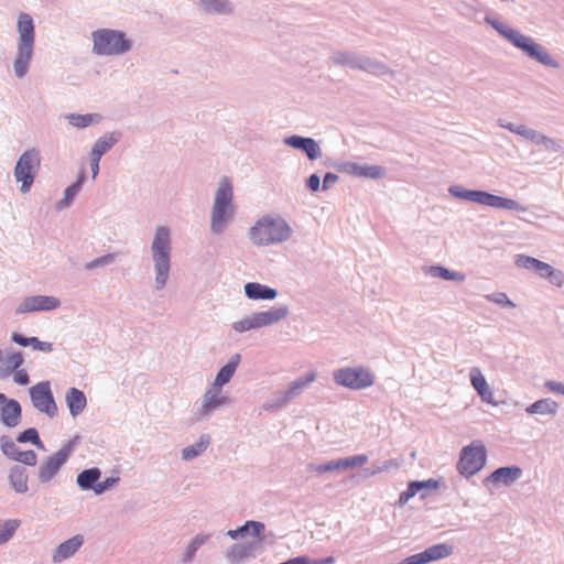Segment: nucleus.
Here are the masks:
<instances>
[{"instance_id":"nucleus-42","label":"nucleus","mask_w":564,"mask_h":564,"mask_svg":"<svg viewBox=\"0 0 564 564\" xmlns=\"http://www.w3.org/2000/svg\"><path fill=\"white\" fill-rule=\"evenodd\" d=\"M431 271H432L435 275H437V276H440V278H442V279H444V280H457V281H463V280L465 279V276H464L463 274H460V273H458V272H452V271H449V270H447V269H445V268H443V267H433V268L431 269Z\"/></svg>"},{"instance_id":"nucleus-30","label":"nucleus","mask_w":564,"mask_h":564,"mask_svg":"<svg viewBox=\"0 0 564 564\" xmlns=\"http://www.w3.org/2000/svg\"><path fill=\"white\" fill-rule=\"evenodd\" d=\"M100 470L98 468H90L83 470L77 476V485L79 488L87 490L93 489V487L97 484L98 479L100 478Z\"/></svg>"},{"instance_id":"nucleus-31","label":"nucleus","mask_w":564,"mask_h":564,"mask_svg":"<svg viewBox=\"0 0 564 564\" xmlns=\"http://www.w3.org/2000/svg\"><path fill=\"white\" fill-rule=\"evenodd\" d=\"M221 388H212L204 395V409L210 411L227 402L225 397L220 395Z\"/></svg>"},{"instance_id":"nucleus-49","label":"nucleus","mask_w":564,"mask_h":564,"mask_svg":"<svg viewBox=\"0 0 564 564\" xmlns=\"http://www.w3.org/2000/svg\"><path fill=\"white\" fill-rule=\"evenodd\" d=\"M84 180V174H82L77 181V183L68 186L66 189H65V200H67V203L69 200L73 199V197L76 195V193L78 192L79 187H80V184Z\"/></svg>"},{"instance_id":"nucleus-32","label":"nucleus","mask_w":564,"mask_h":564,"mask_svg":"<svg viewBox=\"0 0 564 564\" xmlns=\"http://www.w3.org/2000/svg\"><path fill=\"white\" fill-rule=\"evenodd\" d=\"M209 445V437L207 435L200 436L198 442L194 445L187 446L182 451V456L184 459H193L196 456L200 455Z\"/></svg>"},{"instance_id":"nucleus-43","label":"nucleus","mask_w":564,"mask_h":564,"mask_svg":"<svg viewBox=\"0 0 564 564\" xmlns=\"http://www.w3.org/2000/svg\"><path fill=\"white\" fill-rule=\"evenodd\" d=\"M539 262L540 260L524 254H520L516 258V264L527 270L536 269Z\"/></svg>"},{"instance_id":"nucleus-56","label":"nucleus","mask_w":564,"mask_h":564,"mask_svg":"<svg viewBox=\"0 0 564 564\" xmlns=\"http://www.w3.org/2000/svg\"><path fill=\"white\" fill-rule=\"evenodd\" d=\"M199 546L195 543V541H192L191 544L188 545V550H187V558H192L195 554V552L197 551Z\"/></svg>"},{"instance_id":"nucleus-21","label":"nucleus","mask_w":564,"mask_h":564,"mask_svg":"<svg viewBox=\"0 0 564 564\" xmlns=\"http://www.w3.org/2000/svg\"><path fill=\"white\" fill-rule=\"evenodd\" d=\"M84 539L82 535H75L72 539L61 543L53 554L54 562H62L70 557L82 546Z\"/></svg>"},{"instance_id":"nucleus-3","label":"nucleus","mask_w":564,"mask_h":564,"mask_svg":"<svg viewBox=\"0 0 564 564\" xmlns=\"http://www.w3.org/2000/svg\"><path fill=\"white\" fill-rule=\"evenodd\" d=\"M249 236L254 245L268 246L286 240L290 228L282 219L264 216L251 227Z\"/></svg>"},{"instance_id":"nucleus-54","label":"nucleus","mask_w":564,"mask_h":564,"mask_svg":"<svg viewBox=\"0 0 564 564\" xmlns=\"http://www.w3.org/2000/svg\"><path fill=\"white\" fill-rule=\"evenodd\" d=\"M338 180V176L333 173H326L323 180L324 189L328 188L333 183Z\"/></svg>"},{"instance_id":"nucleus-45","label":"nucleus","mask_w":564,"mask_h":564,"mask_svg":"<svg viewBox=\"0 0 564 564\" xmlns=\"http://www.w3.org/2000/svg\"><path fill=\"white\" fill-rule=\"evenodd\" d=\"M486 299L490 302H495L499 305L513 307L514 304L508 299L506 293L499 292L491 295H487Z\"/></svg>"},{"instance_id":"nucleus-44","label":"nucleus","mask_w":564,"mask_h":564,"mask_svg":"<svg viewBox=\"0 0 564 564\" xmlns=\"http://www.w3.org/2000/svg\"><path fill=\"white\" fill-rule=\"evenodd\" d=\"M509 129L530 140H538L541 138V135L536 131L529 129L524 126H520L517 129L509 127ZM542 139H544V137H542Z\"/></svg>"},{"instance_id":"nucleus-46","label":"nucleus","mask_w":564,"mask_h":564,"mask_svg":"<svg viewBox=\"0 0 564 564\" xmlns=\"http://www.w3.org/2000/svg\"><path fill=\"white\" fill-rule=\"evenodd\" d=\"M117 481H118V478H113V477L107 478L104 481L97 482L93 487V490L97 495H100V494L105 492L106 490L110 489Z\"/></svg>"},{"instance_id":"nucleus-37","label":"nucleus","mask_w":564,"mask_h":564,"mask_svg":"<svg viewBox=\"0 0 564 564\" xmlns=\"http://www.w3.org/2000/svg\"><path fill=\"white\" fill-rule=\"evenodd\" d=\"M315 380V373L311 372L305 378L292 382L286 391L285 398L290 400L297 395L299 391Z\"/></svg>"},{"instance_id":"nucleus-11","label":"nucleus","mask_w":564,"mask_h":564,"mask_svg":"<svg viewBox=\"0 0 564 564\" xmlns=\"http://www.w3.org/2000/svg\"><path fill=\"white\" fill-rule=\"evenodd\" d=\"M30 395L34 408L50 417L57 414V405L54 401L50 382L44 381L30 389Z\"/></svg>"},{"instance_id":"nucleus-38","label":"nucleus","mask_w":564,"mask_h":564,"mask_svg":"<svg viewBox=\"0 0 564 564\" xmlns=\"http://www.w3.org/2000/svg\"><path fill=\"white\" fill-rule=\"evenodd\" d=\"M20 522L18 520H7L0 522V544L9 541L19 528Z\"/></svg>"},{"instance_id":"nucleus-23","label":"nucleus","mask_w":564,"mask_h":564,"mask_svg":"<svg viewBox=\"0 0 564 564\" xmlns=\"http://www.w3.org/2000/svg\"><path fill=\"white\" fill-rule=\"evenodd\" d=\"M65 401L73 416L80 414L87 404L86 395L77 388H70L66 392Z\"/></svg>"},{"instance_id":"nucleus-55","label":"nucleus","mask_w":564,"mask_h":564,"mask_svg":"<svg viewBox=\"0 0 564 564\" xmlns=\"http://www.w3.org/2000/svg\"><path fill=\"white\" fill-rule=\"evenodd\" d=\"M90 160H91V172H93V177L95 178L99 172V161H100V158H96V156H90Z\"/></svg>"},{"instance_id":"nucleus-16","label":"nucleus","mask_w":564,"mask_h":564,"mask_svg":"<svg viewBox=\"0 0 564 564\" xmlns=\"http://www.w3.org/2000/svg\"><path fill=\"white\" fill-rule=\"evenodd\" d=\"M341 171L358 177L380 178L384 175V170L378 165H360L348 162L341 166Z\"/></svg>"},{"instance_id":"nucleus-27","label":"nucleus","mask_w":564,"mask_h":564,"mask_svg":"<svg viewBox=\"0 0 564 564\" xmlns=\"http://www.w3.org/2000/svg\"><path fill=\"white\" fill-rule=\"evenodd\" d=\"M12 340L20 346H31L34 350H40L44 352H51L53 350V345L48 341H41L36 337H24L18 333L12 334Z\"/></svg>"},{"instance_id":"nucleus-25","label":"nucleus","mask_w":564,"mask_h":564,"mask_svg":"<svg viewBox=\"0 0 564 564\" xmlns=\"http://www.w3.org/2000/svg\"><path fill=\"white\" fill-rule=\"evenodd\" d=\"M438 484L434 479H429L425 481H411L408 485L406 490L400 494L399 502L401 505L408 502L411 498H413L416 494H419L423 489H436Z\"/></svg>"},{"instance_id":"nucleus-34","label":"nucleus","mask_w":564,"mask_h":564,"mask_svg":"<svg viewBox=\"0 0 564 564\" xmlns=\"http://www.w3.org/2000/svg\"><path fill=\"white\" fill-rule=\"evenodd\" d=\"M23 364V356L21 352H9L3 356L2 370L9 375L17 370Z\"/></svg>"},{"instance_id":"nucleus-6","label":"nucleus","mask_w":564,"mask_h":564,"mask_svg":"<svg viewBox=\"0 0 564 564\" xmlns=\"http://www.w3.org/2000/svg\"><path fill=\"white\" fill-rule=\"evenodd\" d=\"M232 185L228 178L224 177L220 181L219 188L216 193L215 203L212 213V229L215 232H220L225 223L232 214Z\"/></svg>"},{"instance_id":"nucleus-29","label":"nucleus","mask_w":564,"mask_h":564,"mask_svg":"<svg viewBox=\"0 0 564 564\" xmlns=\"http://www.w3.org/2000/svg\"><path fill=\"white\" fill-rule=\"evenodd\" d=\"M9 479L17 492L23 494L28 490V475L25 469L14 467L10 470Z\"/></svg>"},{"instance_id":"nucleus-58","label":"nucleus","mask_w":564,"mask_h":564,"mask_svg":"<svg viewBox=\"0 0 564 564\" xmlns=\"http://www.w3.org/2000/svg\"><path fill=\"white\" fill-rule=\"evenodd\" d=\"M491 24H492V26H494L496 30H498L500 33H501V31H508V29H509V28L505 26V25H503L502 23H500V22H496V21H494V22H491Z\"/></svg>"},{"instance_id":"nucleus-9","label":"nucleus","mask_w":564,"mask_h":564,"mask_svg":"<svg viewBox=\"0 0 564 564\" xmlns=\"http://www.w3.org/2000/svg\"><path fill=\"white\" fill-rule=\"evenodd\" d=\"M486 462V449L481 444H473L462 449L458 463L460 474L473 476L479 471Z\"/></svg>"},{"instance_id":"nucleus-13","label":"nucleus","mask_w":564,"mask_h":564,"mask_svg":"<svg viewBox=\"0 0 564 564\" xmlns=\"http://www.w3.org/2000/svg\"><path fill=\"white\" fill-rule=\"evenodd\" d=\"M61 302L58 299L54 296H45V295H36L25 297L19 307L17 308V313L25 314L35 311H51L55 310L59 306Z\"/></svg>"},{"instance_id":"nucleus-18","label":"nucleus","mask_w":564,"mask_h":564,"mask_svg":"<svg viewBox=\"0 0 564 564\" xmlns=\"http://www.w3.org/2000/svg\"><path fill=\"white\" fill-rule=\"evenodd\" d=\"M0 421L9 427L17 426L21 421V406L15 400H7L0 409Z\"/></svg>"},{"instance_id":"nucleus-61","label":"nucleus","mask_w":564,"mask_h":564,"mask_svg":"<svg viewBox=\"0 0 564 564\" xmlns=\"http://www.w3.org/2000/svg\"><path fill=\"white\" fill-rule=\"evenodd\" d=\"M0 401H1L2 403H4V402L7 401V398H6V395H4V394H1V393H0Z\"/></svg>"},{"instance_id":"nucleus-7","label":"nucleus","mask_w":564,"mask_h":564,"mask_svg":"<svg viewBox=\"0 0 564 564\" xmlns=\"http://www.w3.org/2000/svg\"><path fill=\"white\" fill-rule=\"evenodd\" d=\"M40 164V154L34 149L25 151L20 156L14 167V176L17 182H21V192H29L39 172Z\"/></svg>"},{"instance_id":"nucleus-33","label":"nucleus","mask_w":564,"mask_h":564,"mask_svg":"<svg viewBox=\"0 0 564 564\" xmlns=\"http://www.w3.org/2000/svg\"><path fill=\"white\" fill-rule=\"evenodd\" d=\"M557 404L550 399L539 400L527 408V412L530 414L534 413H547L555 414Z\"/></svg>"},{"instance_id":"nucleus-39","label":"nucleus","mask_w":564,"mask_h":564,"mask_svg":"<svg viewBox=\"0 0 564 564\" xmlns=\"http://www.w3.org/2000/svg\"><path fill=\"white\" fill-rule=\"evenodd\" d=\"M367 462L368 457L366 455H356L336 460L338 470L364 466Z\"/></svg>"},{"instance_id":"nucleus-10","label":"nucleus","mask_w":564,"mask_h":564,"mask_svg":"<svg viewBox=\"0 0 564 564\" xmlns=\"http://www.w3.org/2000/svg\"><path fill=\"white\" fill-rule=\"evenodd\" d=\"M337 384L354 390H360L372 386V375L364 368H344L334 373Z\"/></svg>"},{"instance_id":"nucleus-40","label":"nucleus","mask_w":564,"mask_h":564,"mask_svg":"<svg viewBox=\"0 0 564 564\" xmlns=\"http://www.w3.org/2000/svg\"><path fill=\"white\" fill-rule=\"evenodd\" d=\"M113 140L112 139H107V138H100L96 141V143L94 144L93 147V150H91V153H90V156H96V158H100L111 149V147L113 145Z\"/></svg>"},{"instance_id":"nucleus-24","label":"nucleus","mask_w":564,"mask_h":564,"mask_svg":"<svg viewBox=\"0 0 564 564\" xmlns=\"http://www.w3.org/2000/svg\"><path fill=\"white\" fill-rule=\"evenodd\" d=\"M245 293L251 300H273L278 294L276 290L257 282L247 283Z\"/></svg>"},{"instance_id":"nucleus-36","label":"nucleus","mask_w":564,"mask_h":564,"mask_svg":"<svg viewBox=\"0 0 564 564\" xmlns=\"http://www.w3.org/2000/svg\"><path fill=\"white\" fill-rule=\"evenodd\" d=\"M68 122L77 128H86L90 126L93 122L97 121L99 119L98 115H68L67 117Z\"/></svg>"},{"instance_id":"nucleus-57","label":"nucleus","mask_w":564,"mask_h":564,"mask_svg":"<svg viewBox=\"0 0 564 564\" xmlns=\"http://www.w3.org/2000/svg\"><path fill=\"white\" fill-rule=\"evenodd\" d=\"M334 562H335L334 557L333 556H328V557L323 558V560H316L312 564H333Z\"/></svg>"},{"instance_id":"nucleus-2","label":"nucleus","mask_w":564,"mask_h":564,"mask_svg":"<svg viewBox=\"0 0 564 564\" xmlns=\"http://www.w3.org/2000/svg\"><path fill=\"white\" fill-rule=\"evenodd\" d=\"M264 525L257 521H247L245 525L237 530H229L228 535L231 539L243 536L246 533H250L252 541L249 543L236 544L231 546L227 552V557L231 562H238L253 555L254 551L260 546L263 541Z\"/></svg>"},{"instance_id":"nucleus-59","label":"nucleus","mask_w":564,"mask_h":564,"mask_svg":"<svg viewBox=\"0 0 564 564\" xmlns=\"http://www.w3.org/2000/svg\"><path fill=\"white\" fill-rule=\"evenodd\" d=\"M207 540V536H196L195 539H193V541H195V543L200 546L202 544H204Z\"/></svg>"},{"instance_id":"nucleus-35","label":"nucleus","mask_w":564,"mask_h":564,"mask_svg":"<svg viewBox=\"0 0 564 564\" xmlns=\"http://www.w3.org/2000/svg\"><path fill=\"white\" fill-rule=\"evenodd\" d=\"M200 3L206 12L228 13L231 11L230 4L225 0H200Z\"/></svg>"},{"instance_id":"nucleus-26","label":"nucleus","mask_w":564,"mask_h":564,"mask_svg":"<svg viewBox=\"0 0 564 564\" xmlns=\"http://www.w3.org/2000/svg\"><path fill=\"white\" fill-rule=\"evenodd\" d=\"M240 362V355L236 354L231 357L229 362L225 365L216 376L214 381V388H221L224 384L228 383L234 376L236 368Z\"/></svg>"},{"instance_id":"nucleus-20","label":"nucleus","mask_w":564,"mask_h":564,"mask_svg":"<svg viewBox=\"0 0 564 564\" xmlns=\"http://www.w3.org/2000/svg\"><path fill=\"white\" fill-rule=\"evenodd\" d=\"M470 381L471 386L478 392L482 401L487 403H494V393L478 368L471 369Z\"/></svg>"},{"instance_id":"nucleus-15","label":"nucleus","mask_w":564,"mask_h":564,"mask_svg":"<svg viewBox=\"0 0 564 564\" xmlns=\"http://www.w3.org/2000/svg\"><path fill=\"white\" fill-rule=\"evenodd\" d=\"M1 448L4 455L15 462L23 463L29 466H34L37 462V456L34 451H20L10 438L1 440Z\"/></svg>"},{"instance_id":"nucleus-8","label":"nucleus","mask_w":564,"mask_h":564,"mask_svg":"<svg viewBox=\"0 0 564 564\" xmlns=\"http://www.w3.org/2000/svg\"><path fill=\"white\" fill-rule=\"evenodd\" d=\"M501 34L507 37L511 43H513L517 47L523 50L531 57L538 59L539 62L551 65L552 59L547 52L538 43H535L532 39L521 34L520 32L508 29V31H501Z\"/></svg>"},{"instance_id":"nucleus-14","label":"nucleus","mask_w":564,"mask_h":564,"mask_svg":"<svg viewBox=\"0 0 564 564\" xmlns=\"http://www.w3.org/2000/svg\"><path fill=\"white\" fill-rule=\"evenodd\" d=\"M480 205L490 206L494 208L520 210L525 212L527 208L521 206L518 202L511 198L500 197L487 192L478 191L476 202Z\"/></svg>"},{"instance_id":"nucleus-5","label":"nucleus","mask_w":564,"mask_h":564,"mask_svg":"<svg viewBox=\"0 0 564 564\" xmlns=\"http://www.w3.org/2000/svg\"><path fill=\"white\" fill-rule=\"evenodd\" d=\"M153 261L155 264V283L162 289L169 278L170 271V231L165 227H159L152 243Z\"/></svg>"},{"instance_id":"nucleus-22","label":"nucleus","mask_w":564,"mask_h":564,"mask_svg":"<svg viewBox=\"0 0 564 564\" xmlns=\"http://www.w3.org/2000/svg\"><path fill=\"white\" fill-rule=\"evenodd\" d=\"M522 470L519 467H500L495 470L489 477L488 481L494 484L511 485L518 478H520Z\"/></svg>"},{"instance_id":"nucleus-52","label":"nucleus","mask_w":564,"mask_h":564,"mask_svg":"<svg viewBox=\"0 0 564 564\" xmlns=\"http://www.w3.org/2000/svg\"><path fill=\"white\" fill-rule=\"evenodd\" d=\"M545 387L551 391V392H556V393H562L564 394V384L560 383V382H556V381H546L545 382Z\"/></svg>"},{"instance_id":"nucleus-28","label":"nucleus","mask_w":564,"mask_h":564,"mask_svg":"<svg viewBox=\"0 0 564 564\" xmlns=\"http://www.w3.org/2000/svg\"><path fill=\"white\" fill-rule=\"evenodd\" d=\"M536 273H539L543 278H547L551 283L561 288L564 284V276L561 271L555 270L549 263L540 261L538 263L536 269H534Z\"/></svg>"},{"instance_id":"nucleus-4","label":"nucleus","mask_w":564,"mask_h":564,"mask_svg":"<svg viewBox=\"0 0 564 564\" xmlns=\"http://www.w3.org/2000/svg\"><path fill=\"white\" fill-rule=\"evenodd\" d=\"M93 51L97 55H121L131 48V42L121 31L100 29L91 34Z\"/></svg>"},{"instance_id":"nucleus-50","label":"nucleus","mask_w":564,"mask_h":564,"mask_svg":"<svg viewBox=\"0 0 564 564\" xmlns=\"http://www.w3.org/2000/svg\"><path fill=\"white\" fill-rule=\"evenodd\" d=\"M13 380L18 384L25 386L29 383V375L23 369H21V370L17 369L13 371Z\"/></svg>"},{"instance_id":"nucleus-51","label":"nucleus","mask_w":564,"mask_h":564,"mask_svg":"<svg viewBox=\"0 0 564 564\" xmlns=\"http://www.w3.org/2000/svg\"><path fill=\"white\" fill-rule=\"evenodd\" d=\"M334 470H338L336 460L329 462L327 464L318 465L315 467V471H317L319 474L326 473V471H334Z\"/></svg>"},{"instance_id":"nucleus-41","label":"nucleus","mask_w":564,"mask_h":564,"mask_svg":"<svg viewBox=\"0 0 564 564\" xmlns=\"http://www.w3.org/2000/svg\"><path fill=\"white\" fill-rule=\"evenodd\" d=\"M17 441L20 443L31 442L32 444L36 445L39 448H44V445L39 437L37 431L33 427L28 429L24 432L20 433Z\"/></svg>"},{"instance_id":"nucleus-1","label":"nucleus","mask_w":564,"mask_h":564,"mask_svg":"<svg viewBox=\"0 0 564 564\" xmlns=\"http://www.w3.org/2000/svg\"><path fill=\"white\" fill-rule=\"evenodd\" d=\"M19 43L14 59V72L18 77H23L29 70V63L33 53L34 24L32 18L21 13L18 20Z\"/></svg>"},{"instance_id":"nucleus-17","label":"nucleus","mask_w":564,"mask_h":564,"mask_svg":"<svg viewBox=\"0 0 564 564\" xmlns=\"http://www.w3.org/2000/svg\"><path fill=\"white\" fill-rule=\"evenodd\" d=\"M285 143L294 149L303 150L310 160H315L321 156V149L316 141L312 138L292 135L285 139Z\"/></svg>"},{"instance_id":"nucleus-53","label":"nucleus","mask_w":564,"mask_h":564,"mask_svg":"<svg viewBox=\"0 0 564 564\" xmlns=\"http://www.w3.org/2000/svg\"><path fill=\"white\" fill-rule=\"evenodd\" d=\"M307 186L313 192L318 191L321 187V180H319L318 175H316V174L311 175L307 180Z\"/></svg>"},{"instance_id":"nucleus-60","label":"nucleus","mask_w":564,"mask_h":564,"mask_svg":"<svg viewBox=\"0 0 564 564\" xmlns=\"http://www.w3.org/2000/svg\"><path fill=\"white\" fill-rule=\"evenodd\" d=\"M2 361H3V355H2V351L0 350V371H2Z\"/></svg>"},{"instance_id":"nucleus-19","label":"nucleus","mask_w":564,"mask_h":564,"mask_svg":"<svg viewBox=\"0 0 564 564\" xmlns=\"http://www.w3.org/2000/svg\"><path fill=\"white\" fill-rule=\"evenodd\" d=\"M288 315L286 307H272L268 311L253 314L257 328L269 326L283 319Z\"/></svg>"},{"instance_id":"nucleus-48","label":"nucleus","mask_w":564,"mask_h":564,"mask_svg":"<svg viewBox=\"0 0 564 564\" xmlns=\"http://www.w3.org/2000/svg\"><path fill=\"white\" fill-rule=\"evenodd\" d=\"M451 193L465 200L476 202L478 191H458L451 188Z\"/></svg>"},{"instance_id":"nucleus-12","label":"nucleus","mask_w":564,"mask_h":564,"mask_svg":"<svg viewBox=\"0 0 564 564\" xmlns=\"http://www.w3.org/2000/svg\"><path fill=\"white\" fill-rule=\"evenodd\" d=\"M73 451V444L69 442L57 451L40 466L37 477L43 484L48 482L58 473L59 468L67 462Z\"/></svg>"},{"instance_id":"nucleus-62","label":"nucleus","mask_w":564,"mask_h":564,"mask_svg":"<svg viewBox=\"0 0 564 564\" xmlns=\"http://www.w3.org/2000/svg\"><path fill=\"white\" fill-rule=\"evenodd\" d=\"M98 263H105V260H104V259L96 260V261H95V264H98Z\"/></svg>"},{"instance_id":"nucleus-47","label":"nucleus","mask_w":564,"mask_h":564,"mask_svg":"<svg viewBox=\"0 0 564 564\" xmlns=\"http://www.w3.org/2000/svg\"><path fill=\"white\" fill-rule=\"evenodd\" d=\"M234 328L237 332H246L252 328H257L253 316H250L248 318L241 319L239 322H236L234 324Z\"/></svg>"}]
</instances>
